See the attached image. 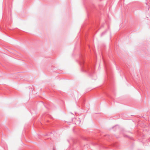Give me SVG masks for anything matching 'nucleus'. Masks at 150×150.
I'll return each instance as SVG.
<instances>
[{"mask_svg": "<svg viewBox=\"0 0 150 150\" xmlns=\"http://www.w3.org/2000/svg\"><path fill=\"white\" fill-rule=\"evenodd\" d=\"M53 150H55L54 149H53Z\"/></svg>", "mask_w": 150, "mask_h": 150, "instance_id": "obj_3", "label": "nucleus"}, {"mask_svg": "<svg viewBox=\"0 0 150 150\" xmlns=\"http://www.w3.org/2000/svg\"><path fill=\"white\" fill-rule=\"evenodd\" d=\"M105 33V32L102 33L101 34V36H102Z\"/></svg>", "mask_w": 150, "mask_h": 150, "instance_id": "obj_2", "label": "nucleus"}, {"mask_svg": "<svg viewBox=\"0 0 150 150\" xmlns=\"http://www.w3.org/2000/svg\"><path fill=\"white\" fill-rule=\"evenodd\" d=\"M76 121L75 122V124L76 125H79L80 124L81 121L79 119H75Z\"/></svg>", "mask_w": 150, "mask_h": 150, "instance_id": "obj_1", "label": "nucleus"}]
</instances>
